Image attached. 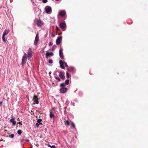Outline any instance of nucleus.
Here are the masks:
<instances>
[{
	"mask_svg": "<svg viewBox=\"0 0 148 148\" xmlns=\"http://www.w3.org/2000/svg\"><path fill=\"white\" fill-rule=\"evenodd\" d=\"M64 83H62L60 85V86L61 88L60 89V92L61 93H64L66 92L67 90V88H65Z\"/></svg>",
	"mask_w": 148,
	"mask_h": 148,
	"instance_id": "obj_1",
	"label": "nucleus"
},
{
	"mask_svg": "<svg viewBox=\"0 0 148 148\" xmlns=\"http://www.w3.org/2000/svg\"><path fill=\"white\" fill-rule=\"evenodd\" d=\"M35 22L38 27H41L43 25V23L42 21L40 19H36Z\"/></svg>",
	"mask_w": 148,
	"mask_h": 148,
	"instance_id": "obj_2",
	"label": "nucleus"
},
{
	"mask_svg": "<svg viewBox=\"0 0 148 148\" xmlns=\"http://www.w3.org/2000/svg\"><path fill=\"white\" fill-rule=\"evenodd\" d=\"M45 10L47 14H50L52 12V9L49 6H46L45 8Z\"/></svg>",
	"mask_w": 148,
	"mask_h": 148,
	"instance_id": "obj_3",
	"label": "nucleus"
},
{
	"mask_svg": "<svg viewBox=\"0 0 148 148\" xmlns=\"http://www.w3.org/2000/svg\"><path fill=\"white\" fill-rule=\"evenodd\" d=\"M27 54L26 53H25L23 56V57L22 59V65H23L24 64H25L26 62V61L27 60Z\"/></svg>",
	"mask_w": 148,
	"mask_h": 148,
	"instance_id": "obj_4",
	"label": "nucleus"
},
{
	"mask_svg": "<svg viewBox=\"0 0 148 148\" xmlns=\"http://www.w3.org/2000/svg\"><path fill=\"white\" fill-rule=\"evenodd\" d=\"M39 40V38L38 36V34H37L36 35L35 40L34 42V45H36L38 42Z\"/></svg>",
	"mask_w": 148,
	"mask_h": 148,
	"instance_id": "obj_5",
	"label": "nucleus"
},
{
	"mask_svg": "<svg viewBox=\"0 0 148 148\" xmlns=\"http://www.w3.org/2000/svg\"><path fill=\"white\" fill-rule=\"evenodd\" d=\"M62 39V37L59 36L58 37L56 40V44L57 45H59L61 43Z\"/></svg>",
	"mask_w": 148,
	"mask_h": 148,
	"instance_id": "obj_6",
	"label": "nucleus"
},
{
	"mask_svg": "<svg viewBox=\"0 0 148 148\" xmlns=\"http://www.w3.org/2000/svg\"><path fill=\"white\" fill-rule=\"evenodd\" d=\"M59 14L61 16H63L66 14V12L64 10H62L59 12Z\"/></svg>",
	"mask_w": 148,
	"mask_h": 148,
	"instance_id": "obj_7",
	"label": "nucleus"
},
{
	"mask_svg": "<svg viewBox=\"0 0 148 148\" xmlns=\"http://www.w3.org/2000/svg\"><path fill=\"white\" fill-rule=\"evenodd\" d=\"M53 52H47L45 56L46 58H47L50 56H53Z\"/></svg>",
	"mask_w": 148,
	"mask_h": 148,
	"instance_id": "obj_8",
	"label": "nucleus"
},
{
	"mask_svg": "<svg viewBox=\"0 0 148 148\" xmlns=\"http://www.w3.org/2000/svg\"><path fill=\"white\" fill-rule=\"evenodd\" d=\"M59 63L60 64V67L62 69H64L65 67L64 66V62H63L62 60H60Z\"/></svg>",
	"mask_w": 148,
	"mask_h": 148,
	"instance_id": "obj_9",
	"label": "nucleus"
},
{
	"mask_svg": "<svg viewBox=\"0 0 148 148\" xmlns=\"http://www.w3.org/2000/svg\"><path fill=\"white\" fill-rule=\"evenodd\" d=\"M60 26L62 29L66 27V24L64 22H62L60 24Z\"/></svg>",
	"mask_w": 148,
	"mask_h": 148,
	"instance_id": "obj_10",
	"label": "nucleus"
},
{
	"mask_svg": "<svg viewBox=\"0 0 148 148\" xmlns=\"http://www.w3.org/2000/svg\"><path fill=\"white\" fill-rule=\"evenodd\" d=\"M59 76L61 79H64L65 78V76L63 75V73L62 71H61L60 72Z\"/></svg>",
	"mask_w": 148,
	"mask_h": 148,
	"instance_id": "obj_11",
	"label": "nucleus"
},
{
	"mask_svg": "<svg viewBox=\"0 0 148 148\" xmlns=\"http://www.w3.org/2000/svg\"><path fill=\"white\" fill-rule=\"evenodd\" d=\"M10 122L12 123L14 126L16 124V121L15 120L14 118H12L10 120Z\"/></svg>",
	"mask_w": 148,
	"mask_h": 148,
	"instance_id": "obj_12",
	"label": "nucleus"
},
{
	"mask_svg": "<svg viewBox=\"0 0 148 148\" xmlns=\"http://www.w3.org/2000/svg\"><path fill=\"white\" fill-rule=\"evenodd\" d=\"M64 124L66 126H68L70 125L69 121L68 120L65 119L64 121Z\"/></svg>",
	"mask_w": 148,
	"mask_h": 148,
	"instance_id": "obj_13",
	"label": "nucleus"
},
{
	"mask_svg": "<svg viewBox=\"0 0 148 148\" xmlns=\"http://www.w3.org/2000/svg\"><path fill=\"white\" fill-rule=\"evenodd\" d=\"M9 32V30L7 29H6L4 31L3 33V35L6 36L7 35Z\"/></svg>",
	"mask_w": 148,
	"mask_h": 148,
	"instance_id": "obj_14",
	"label": "nucleus"
},
{
	"mask_svg": "<svg viewBox=\"0 0 148 148\" xmlns=\"http://www.w3.org/2000/svg\"><path fill=\"white\" fill-rule=\"evenodd\" d=\"M33 99L34 101V102H38V98L37 96L36 95H34L33 97Z\"/></svg>",
	"mask_w": 148,
	"mask_h": 148,
	"instance_id": "obj_15",
	"label": "nucleus"
},
{
	"mask_svg": "<svg viewBox=\"0 0 148 148\" xmlns=\"http://www.w3.org/2000/svg\"><path fill=\"white\" fill-rule=\"evenodd\" d=\"M55 116L54 114L53 113H52L51 111L50 112V118H54Z\"/></svg>",
	"mask_w": 148,
	"mask_h": 148,
	"instance_id": "obj_16",
	"label": "nucleus"
},
{
	"mask_svg": "<svg viewBox=\"0 0 148 148\" xmlns=\"http://www.w3.org/2000/svg\"><path fill=\"white\" fill-rule=\"evenodd\" d=\"M64 83V86H65V85H68L69 84V79H67V80H66L65 82V83Z\"/></svg>",
	"mask_w": 148,
	"mask_h": 148,
	"instance_id": "obj_17",
	"label": "nucleus"
},
{
	"mask_svg": "<svg viewBox=\"0 0 148 148\" xmlns=\"http://www.w3.org/2000/svg\"><path fill=\"white\" fill-rule=\"evenodd\" d=\"M32 49L31 48H29L28 50L27 54H32Z\"/></svg>",
	"mask_w": 148,
	"mask_h": 148,
	"instance_id": "obj_18",
	"label": "nucleus"
},
{
	"mask_svg": "<svg viewBox=\"0 0 148 148\" xmlns=\"http://www.w3.org/2000/svg\"><path fill=\"white\" fill-rule=\"evenodd\" d=\"M5 36L3 35L2 38L3 41L4 42H6V41L5 39Z\"/></svg>",
	"mask_w": 148,
	"mask_h": 148,
	"instance_id": "obj_19",
	"label": "nucleus"
},
{
	"mask_svg": "<svg viewBox=\"0 0 148 148\" xmlns=\"http://www.w3.org/2000/svg\"><path fill=\"white\" fill-rule=\"evenodd\" d=\"M59 56L62 59H63L64 58V56L63 54V53L59 54Z\"/></svg>",
	"mask_w": 148,
	"mask_h": 148,
	"instance_id": "obj_20",
	"label": "nucleus"
},
{
	"mask_svg": "<svg viewBox=\"0 0 148 148\" xmlns=\"http://www.w3.org/2000/svg\"><path fill=\"white\" fill-rule=\"evenodd\" d=\"M56 47V45H53L52 48V50L54 51Z\"/></svg>",
	"mask_w": 148,
	"mask_h": 148,
	"instance_id": "obj_21",
	"label": "nucleus"
},
{
	"mask_svg": "<svg viewBox=\"0 0 148 148\" xmlns=\"http://www.w3.org/2000/svg\"><path fill=\"white\" fill-rule=\"evenodd\" d=\"M32 56V54H27V58L28 59L31 58Z\"/></svg>",
	"mask_w": 148,
	"mask_h": 148,
	"instance_id": "obj_22",
	"label": "nucleus"
},
{
	"mask_svg": "<svg viewBox=\"0 0 148 148\" xmlns=\"http://www.w3.org/2000/svg\"><path fill=\"white\" fill-rule=\"evenodd\" d=\"M71 125L72 126L73 128H74V129L75 128V125L74 123H73V122H71Z\"/></svg>",
	"mask_w": 148,
	"mask_h": 148,
	"instance_id": "obj_23",
	"label": "nucleus"
},
{
	"mask_svg": "<svg viewBox=\"0 0 148 148\" xmlns=\"http://www.w3.org/2000/svg\"><path fill=\"white\" fill-rule=\"evenodd\" d=\"M22 133V131L21 130H18L17 131V133L19 135H21Z\"/></svg>",
	"mask_w": 148,
	"mask_h": 148,
	"instance_id": "obj_24",
	"label": "nucleus"
},
{
	"mask_svg": "<svg viewBox=\"0 0 148 148\" xmlns=\"http://www.w3.org/2000/svg\"><path fill=\"white\" fill-rule=\"evenodd\" d=\"M66 75L67 78L68 79L70 77V75L69 74V73L67 72H66Z\"/></svg>",
	"mask_w": 148,
	"mask_h": 148,
	"instance_id": "obj_25",
	"label": "nucleus"
},
{
	"mask_svg": "<svg viewBox=\"0 0 148 148\" xmlns=\"http://www.w3.org/2000/svg\"><path fill=\"white\" fill-rule=\"evenodd\" d=\"M42 121V120L41 119H38L37 121L38 123H40Z\"/></svg>",
	"mask_w": 148,
	"mask_h": 148,
	"instance_id": "obj_26",
	"label": "nucleus"
},
{
	"mask_svg": "<svg viewBox=\"0 0 148 148\" xmlns=\"http://www.w3.org/2000/svg\"><path fill=\"white\" fill-rule=\"evenodd\" d=\"M62 53H63L62 48H61L59 50V54H60Z\"/></svg>",
	"mask_w": 148,
	"mask_h": 148,
	"instance_id": "obj_27",
	"label": "nucleus"
},
{
	"mask_svg": "<svg viewBox=\"0 0 148 148\" xmlns=\"http://www.w3.org/2000/svg\"><path fill=\"white\" fill-rule=\"evenodd\" d=\"M49 62L50 64H52L53 63V60L51 59H50L49 60Z\"/></svg>",
	"mask_w": 148,
	"mask_h": 148,
	"instance_id": "obj_28",
	"label": "nucleus"
},
{
	"mask_svg": "<svg viewBox=\"0 0 148 148\" xmlns=\"http://www.w3.org/2000/svg\"><path fill=\"white\" fill-rule=\"evenodd\" d=\"M69 70L71 71H72L73 70V68L72 67H71L69 68Z\"/></svg>",
	"mask_w": 148,
	"mask_h": 148,
	"instance_id": "obj_29",
	"label": "nucleus"
},
{
	"mask_svg": "<svg viewBox=\"0 0 148 148\" xmlns=\"http://www.w3.org/2000/svg\"><path fill=\"white\" fill-rule=\"evenodd\" d=\"M36 127H37V128H38L39 127V123H36Z\"/></svg>",
	"mask_w": 148,
	"mask_h": 148,
	"instance_id": "obj_30",
	"label": "nucleus"
},
{
	"mask_svg": "<svg viewBox=\"0 0 148 148\" xmlns=\"http://www.w3.org/2000/svg\"><path fill=\"white\" fill-rule=\"evenodd\" d=\"M9 137H10L11 138H12L14 137V134H12L9 136Z\"/></svg>",
	"mask_w": 148,
	"mask_h": 148,
	"instance_id": "obj_31",
	"label": "nucleus"
},
{
	"mask_svg": "<svg viewBox=\"0 0 148 148\" xmlns=\"http://www.w3.org/2000/svg\"><path fill=\"white\" fill-rule=\"evenodd\" d=\"M55 78L56 79L58 80V81L60 82V79L59 78L57 77H55Z\"/></svg>",
	"mask_w": 148,
	"mask_h": 148,
	"instance_id": "obj_32",
	"label": "nucleus"
},
{
	"mask_svg": "<svg viewBox=\"0 0 148 148\" xmlns=\"http://www.w3.org/2000/svg\"><path fill=\"white\" fill-rule=\"evenodd\" d=\"M42 2L44 3H46L47 2V0H42Z\"/></svg>",
	"mask_w": 148,
	"mask_h": 148,
	"instance_id": "obj_33",
	"label": "nucleus"
},
{
	"mask_svg": "<svg viewBox=\"0 0 148 148\" xmlns=\"http://www.w3.org/2000/svg\"><path fill=\"white\" fill-rule=\"evenodd\" d=\"M64 64L66 67H68V66L67 64L65 62H64Z\"/></svg>",
	"mask_w": 148,
	"mask_h": 148,
	"instance_id": "obj_34",
	"label": "nucleus"
},
{
	"mask_svg": "<svg viewBox=\"0 0 148 148\" xmlns=\"http://www.w3.org/2000/svg\"><path fill=\"white\" fill-rule=\"evenodd\" d=\"M56 147V146L54 145H52V146H51V148H55Z\"/></svg>",
	"mask_w": 148,
	"mask_h": 148,
	"instance_id": "obj_35",
	"label": "nucleus"
},
{
	"mask_svg": "<svg viewBox=\"0 0 148 148\" xmlns=\"http://www.w3.org/2000/svg\"><path fill=\"white\" fill-rule=\"evenodd\" d=\"M52 45H53V43L52 42H49V46Z\"/></svg>",
	"mask_w": 148,
	"mask_h": 148,
	"instance_id": "obj_36",
	"label": "nucleus"
},
{
	"mask_svg": "<svg viewBox=\"0 0 148 148\" xmlns=\"http://www.w3.org/2000/svg\"><path fill=\"white\" fill-rule=\"evenodd\" d=\"M18 124H19L20 125H22V123L21 122H19L18 123Z\"/></svg>",
	"mask_w": 148,
	"mask_h": 148,
	"instance_id": "obj_37",
	"label": "nucleus"
},
{
	"mask_svg": "<svg viewBox=\"0 0 148 148\" xmlns=\"http://www.w3.org/2000/svg\"><path fill=\"white\" fill-rule=\"evenodd\" d=\"M2 103L3 102H0V106H2Z\"/></svg>",
	"mask_w": 148,
	"mask_h": 148,
	"instance_id": "obj_38",
	"label": "nucleus"
},
{
	"mask_svg": "<svg viewBox=\"0 0 148 148\" xmlns=\"http://www.w3.org/2000/svg\"><path fill=\"white\" fill-rule=\"evenodd\" d=\"M39 123V125H42V123H41V122L40 123Z\"/></svg>",
	"mask_w": 148,
	"mask_h": 148,
	"instance_id": "obj_39",
	"label": "nucleus"
},
{
	"mask_svg": "<svg viewBox=\"0 0 148 148\" xmlns=\"http://www.w3.org/2000/svg\"><path fill=\"white\" fill-rule=\"evenodd\" d=\"M48 147H51V145H48Z\"/></svg>",
	"mask_w": 148,
	"mask_h": 148,
	"instance_id": "obj_40",
	"label": "nucleus"
},
{
	"mask_svg": "<svg viewBox=\"0 0 148 148\" xmlns=\"http://www.w3.org/2000/svg\"><path fill=\"white\" fill-rule=\"evenodd\" d=\"M39 103V102H35V103H36V104H38Z\"/></svg>",
	"mask_w": 148,
	"mask_h": 148,
	"instance_id": "obj_41",
	"label": "nucleus"
},
{
	"mask_svg": "<svg viewBox=\"0 0 148 148\" xmlns=\"http://www.w3.org/2000/svg\"><path fill=\"white\" fill-rule=\"evenodd\" d=\"M26 141L27 142H29V140L28 139L26 140Z\"/></svg>",
	"mask_w": 148,
	"mask_h": 148,
	"instance_id": "obj_42",
	"label": "nucleus"
},
{
	"mask_svg": "<svg viewBox=\"0 0 148 148\" xmlns=\"http://www.w3.org/2000/svg\"><path fill=\"white\" fill-rule=\"evenodd\" d=\"M56 29L57 30H58V27H56Z\"/></svg>",
	"mask_w": 148,
	"mask_h": 148,
	"instance_id": "obj_43",
	"label": "nucleus"
},
{
	"mask_svg": "<svg viewBox=\"0 0 148 148\" xmlns=\"http://www.w3.org/2000/svg\"><path fill=\"white\" fill-rule=\"evenodd\" d=\"M56 1H58L59 0H55Z\"/></svg>",
	"mask_w": 148,
	"mask_h": 148,
	"instance_id": "obj_44",
	"label": "nucleus"
},
{
	"mask_svg": "<svg viewBox=\"0 0 148 148\" xmlns=\"http://www.w3.org/2000/svg\"><path fill=\"white\" fill-rule=\"evenodd\" d=\"M51 72H49V74H50Z\"/></svg>",
	"mask_w": 148,
	"mask_h": 148,
	"instance_id": "obj_45",
	"label": "nucleus"
},
{
	"mask_svg": "<svg viewBox=\"0 0 148 148\" xmlns=\"http://www.w3.org/2000/svg\"><path fill=\"white\" fill-rule=\"evenodd\" d=\"M5 131H7V130H5Z\"/></svg>",
	"mask_w": 148,
	"mask_h": 148,
	"instance_id": "obj_46",
	"label": "nucleus"
}]
</instances>
